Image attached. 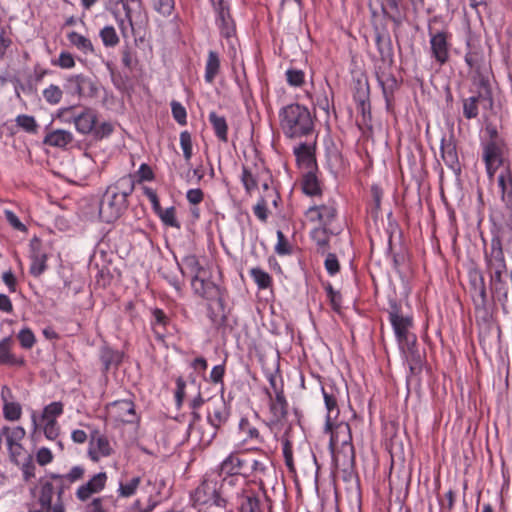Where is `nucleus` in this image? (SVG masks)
I'll use <instances>...</instances> for the list:
<instances>
[{"instance_id":"1","label":"nucleus","mask_w":512,"mask_h":512,"mask_svg":"<svg viewBox=\"0 0 512 512\" xmlns=\"http://www.w3.org/2000/svg\"><path fill=\"white\" fill-rule=\"evenodd\" d=\"M56 118L63 123H73L76 131L81 135H92L95 140H103L111 136L115 130L112 121L98 122V113L90 107L83 108L80 112H74V107H62L58 109Z\"/></svg>"},{"instance_id":"2","label":"nucleus","mask_w":512,"mask_h":512,"mask_svg":"<svg viewBox=\"0 0 512 512\" xmlns=\"http://www.w3.org/2000/svg\"><path fill=\"white\" fill-rule=\"evenodd\" d=\"M134 188L135 182L131 175L119 178L106 188L99 204V217L103 222L112 223L122 216Z\"/></svg>"},{"instance_id":"3","label":"nucleus","mask_w":512,"mask_h":512,"mask_svg":"<svg viewBox=\"0 0 512 512\" xmlns=\"http://www.w3.org/2000/svg\"><path fill=\"white\" fill-rule=\"evenodd\" d=\"M315 115L304 105L291 103L279 111L280 126L288 138L307 137L314 132Z\"/></svg>"},{"instance_id":"4","label":"nucleus","mask_w":512,"mask_h":512,"mask_svg":"<svg viewBox=\"0 0 512 512\" xmlns=\"http://www.w3.org/2000/svg\"><path fill=\"white\" fill-rule=\"evenodd\" d=\"M330 431V449L335 461H339L343 457L344 462L353 463L354 461V447L352 444L351 429L348 423L340 422L334 425L331 420Z\"/></svg>"},{"instance_id":"5","label":"nucleus","mask_w":512,"mask_h":512,"mask_svg":"<svg viewBox=\"0 0 512 512\" xmlns=\"http://www.w3.org/2000/svg\"><path fill=\"white\" fill-rule=\"evenodd\" d=\"M388 318L400 350L413 357L416 352L417 338L414 334L409 332L413 325L412 317L402 315L400 309L395 305L389 311Z\"/></svg>"},{"instance_id":"6","label":"nucleus","mask_w":512,"mask_h":512,"mask_svg":"<svg viewBox=\"0 0 512 512\" xmlns=\"http://www.w3.org/2000/svg\"><path fill=\"white\" fill-rule=\"evenodd\" d=\"M429 53L431 59L440 67L445 65L450 58L452 34L446 30H433L428 27Z\"/></svg>"},{"instance_id":"7","label":"nucleus","mask_w":512,"mask_h":512,"mask_svg":"<svg viewBox=\"0 0 512 512\" xmlns=\"http://www.w3.org/2000/svg\"><path fill=\"white\" fill-rule=\"evenodd\" d=\"M305 216L311 223L334 226L338 216L337 203L334 199L329 198L322 204H314L306 210Z\"/></svg>"},{"instance_id":"8","label":"nucleus","mask_w":512,"mask_h":512,"mask_svg":"<svg viewBox=\"0 0 512 512\" xmlns=\"http://www.w3.org/2000/svg\"><path fill=\"white\" fill-rule=\"evenodd\" d=\"M230 415L231 407L223 396L210 401L207 407V422L214 430L212 437H215L217 431L228 422Z\"/></svg>"},{"instance_id":"9","label":"nucleus","mask_w":512,"mask_h":512,"mask_svg":"<svg viewBox=\"0 0 512 512\" xmlns=\"http://www.w3.org/2000/svg\"><path fill=\"white\" fill-rule=\"evenodd\" d=\"M122 8L125 12V19L127 20L133 35L140 34L145 30L148 24V15L142 1L122 3Z\"/></svg>"},{"instance_id":"10","label":"nucleus","mask_w":512,"mask_h":512,"mask_svg":"<svg viewBox=\"0 0 512 512\" xmlns=\"http://www.w3.org/2000/svg\"><path fill=\"white\" fill-rule=\"evenodd\" d=\"M484 262L487 273L507 270L502 241L498 236H494L490 248L484 250Z\"/></svg>"},{"instance_id":"11","label":"nucleus","mask_w":512,"mask_h":512,"mask_svg":"<svg viewBox=\"0 0 512 512\" xmlns=\"http://www.w3.org/2000/svg\"><path fill=\"white\" fill-rule=\"evenodd\" d=\"M25 435L26 431L22 426L3 427L0 432V437L4 436L6 439L7 449L13 462H18L24 454L22 441Z\"/></svg>"},{"instance_id":"12","label":"nucleus","mask_w":512,"mask_h":512,"mask_svg":"<svg viewBox=\"0 0 512 512\" xmlns=\"http://www.w3.org/2000/svg\"><path fill=\"white\" fill-rule=\"evenodd\" d=\"M216 13V25L220 34L225 38H230L235 34V24L230 14V9L224 0L211 2Z\"/></svg>"},{"instance_id":"13","label":"nucleus","mask_w":512,"mask_h":512,"mask_svg":"<svg viewBox=\"0 0 512 512\" xmlns=\"http://www.w3.org/2000/svg\"><path fill=\"white\" fill-rule=\"evenodd\" d=\"M108 476L106 472H99L89 478V480L81 484L76 492L75 496L78 501L86 502L94 494L102 492L106 486Z\"/></svg>"},{"instance_id":"14","label":"nucleus","mask_w":512,"mask_h":512,"mask_svg":"<svg viewBox=\"0 0 512 512\" xmlns=\"http://www.w3.org/2000/svg\"><path fill=\"white\" fill-rule=\"evenodd\" d=\"M113 453V448L108 438L99 431L91 434L87 454L91 461L97 463L100 459L109 457Z\"/></svg>"},{"instance_id":"15","label":"nucleus","mask_w":512,"mask_h":512,"mask_svg":"<svg viewBox=\"0 0 512 512\" xmlns=\"http://www.w3.org/2000/svg\"><path fill=\"white\" fill-rule=\"evenodd\" d=\"M330 96H332V90L328 84H326V87L321 85L319 89L314 92L309 90L305 91V97L310 101L314 115L316 114V110L320 109L327 117L330 116V110L333 108Z\"/></svg>"},{"instance_id":"16","label":"nucleus","mask_w":512,"mask_h":512,"mask_svg":"<svg viewBox=\"0 0 512 512\" xmlns=\"http://www.w3.org/2000/svg\"><path fill=\"white\" fill-rule=\"evenodd\" d=\"M191 286L196 295L206 300H214L219 297L220 289L210 279L207 272L191 277Z\"/></svg>"},{"instance_id":"17","label":"nucleus","mask_w":512,"mask_h":512,"mask_svg":"<svg viewBox=\"0 0 512 512\" xmlns=\"http://www.w3.org/2000/svg\"><path fill=\"white\" fill-rule=\"evenodd\" d=\"M85 472L86 470L82 465H75L66 474H49L48 477L57 484V497L62 499L64 491L68 489L72 483L83 479Z\"/></svg>"},{"instance_id":"18","label":"nucleus","mask_w":512,"mask_h":512,"mask_svg":"<svg viewBox=\"0 0 512 512\" xmlns=\"http://www.w3.org/2000/svg\"><path fill=\"white\" fill-rule=\"evenodd\" d=\"M85 472L86 470L82 465H75L66 474H49L48 477L57 484V497L62 499L64 491L68 489L72 483L83 479Z\"/></svg>"},{"instance_id":"19","label":"nucleus","mask_w":512,"mask_h":512,"mask_svg":"<svg viewBox=\"0 0 512 512\" xmlns=\"http://www.w3.org/2000/svg\"><path fill=\"white\" fill-rule=\"evenodd\" d=\"M340 232L335 226L317 225L310 231V238L315 243L317 251L325 254L330 248V239Z\"/></svg>"},{"instance_id":"20","label":"nucleus","mask_w":512,"mask_h":512,"mask_svg":"<svg viewBox=\"0 0 512 512\" xmlns=\"http://www.w3.org/2000/svg\"><path fill=\"white\" fill-rule=\"evenodd\" d=\"M321 391L324 398L325 407L327 410L326 427L331 428V420L337 418V416L339 415V392L333 384L323 385Z\"/></svg>"},{"instance_id":"21","label":"nucleus","mask_w":512,"mask_h":512,"mask_svg":"<svg viewBox=\"0 0 512 512\" xmlns=\"http://www.w3.org/2000/svg\"><path fill=\"white\" fill-rule=\"evenodd\" d=\"M235 500L239 512H262L260 499L250 488L237 490Z\"/></svg>"},{"instance_id":"22","label":"nucleus","mask_w":512,"mask_h":512,"mask_svg":"<svg viewBox=\"0 0 512 512\" xmlns=\"http://www.w3.org/2000/svg\"><path fill=\"white\" fill-rule=\"evenodd\" d=\"M440 151L445 165L454 172H460L461 166L457 153V145L453 136L442 138Z\"/></svg>"},{"instance_id":"23","label":"nucleus","mask_w":512,"mask_h":512,"mask_svg":"<svg viewBox=\"0 0 512 512\" xmlns=\"http://www.w3.org/2000/svg\"><path fill=\"white\" fill-rule=\"evenodd\" d=\"M109 413L118 421L131 423L135 418L134 404L130 400L114 401L108 406Z\"/></svg>"},{"instance_id":"24","label":"nucleus","mask_w":512,"mask_h":512,"mask_svg":"<svg viewBox=\"0 0 512 512\" xmlns=\"http://www.w3.org/2000/svg\"><path fill=\"white\" fill-rule=\"evenodd\" d=\"M216 484L210 481H203L190 495L193 507L197 508L210 504L215 497Z\"/></svg>"},{"instance_id":"25","label":"nucleus","mask_w":512,"mask_h":512,"mask_svg":"<svg viewBox=\"0 0 512 512\" xmlns=\"http://www.w3.org/2000/svg\"><path fill=\"white\" fill-rule=\"evenodd\" d=\"M246 461L235 453L229 454L219 465V476H244Z\"/></svg>"},{"instance_id":"26","label":"nucleus","mask_w":512,"mask_h":512,"mask_svg":"<svg viewBox=\"0 0 512 512\" xmlns=\"http://www.w3.org/2000/svg\"><path fill=\"white\" fill-rule=\"evenodd\" d=\"M497 186L502 202L507 208H512V172L509 167L501 169L497 176Z\"/></svg>"},{"instance_id":"27","label":"nucleus","mask_w":512,"mask_h":512,"mask_svg":"<svg viewBox=\"0 0 512 512\" xmlns=\"http://www.w3.org/2000/svg\"><path fill=\"white\" fill-rule=\"evenodd\" d=\"M150 326L155 335L159 340H164L165 332L171 320L168 315L160 308H152L150 310Z\"/></svg>"},{"instance_id":"28","label":"nucleus","mask_w":512,"mask_h":512,"mask_svg":"<svg viewBox=\"0 0 512 512\" xmlns=\"http://www.w3.org/2000/svg\"><path fill=\"white\" fill-rule=\"evenodd\" d=\"M48 476L46 479H42L39 484L38 495L36 503L39 506H45L48 509H54L53 497L54 494H57V487L55 488L54 484Z\"/></svg>"},{"instance_id":"29","label":"nucleus","mask_w":512,"mask_h":512,"mask_svg":"<svg viewBox=\"0 0 512 512\" xmlns=\"http://www.w3.org/2000/svg\"><path fill=\"white\" fill-rule=\"evenodd\" d=\"M66 88L71 95L82 97L87 89L93 90V84L88 77L79 74L67 79Z\"/></svg>"},{"instance_id":"30","label":"nucleus","mask_w":512,"mask_h":512,"mask_svg":"<svg viewBox=\"0 0 512 512\" xmlns=\"http://www.w3.org/2000/svg\"><path fill=\"white\" fill-rule=\"evenodd\" d=\"M270 396V412L272 414L271 423L277 424L285 419L287 415V406L288 403L285 399L283 391H276V396L274 399Z\"/></svg>"},{"instance_id":"31","label":"nucleus","mask_w":512,"mask_h":512,"mask_svg":"<svg viewBox=\"0 0 512 512\" xmlns=\"http://www.w3.org/2000/svg\"><path fill=\"white\" fill-rule=\"evenodd\" d=\"M222 478L220 489L222 493L235 499V492L241 489L249 488L245 477L241 475L236 476H220Z\"/></svg>"},{"instance_id":"32","label":"nucleus","mask_w":512,"mask_h":512,"mask_svg":"<svg viewBox=\"0 0 512 512\" xmlns=\"http://www.w3.org/2000/svg\"><path fill=\"white\" fill-rule=\"evenodd\" d=\"M487 98L481 91L476 94L462 99L463 116L467 120L475 119L479 115L480 103Z\"/></svg>"},{"instance_id":"33","label":"nucleus","mask_w":512,"mask_h":512,"mask_svg":"<svg viewBox=\"0 0 512 512\" xmlns=\"http://www.w3.org/2000/svg\"><path fill=\"white\" fill-rule=\"evenodd\" d=\"M73 141V134L70 131L57 129L49 132L43 139L45 145L57 148H65Z\"/></svg>"},{"instance_id":"34","label":"nucleus","mask_w":512,"mask_h":512,"mask_svg":"<svg viewBox=\"0 0 512 512\" xmlns=\"http://www.w3.org/2000/svg\"><path fill=\"white\" fill-rule=\"evenodd\" d=\"M382 11L384 16L391 20L396 27H399L405 19V13L400 7L399 0H385Z\"/></svg>"},{"instance_id":"35","label":"nucleus","mask_w":512,"mask_h":512,"mask_svg":"<svg viewBox=\"0 0 512 512\" xmlns=\"http://www.w3.org/2000/svg\"><path fill=\"white\" fill-rule=\"evenodd\" d=\"M221 62L220 56L216 51L210 50L205 63L204 80L208 84H212L220 73Z\"/></svg>"},{"instance_id":"36","label":"nucleus","mask_w":512,"mask_h":512,"mask_svg":"<svg viewBox=\"0 0 512 512\" xmlns=\"http://www.w3.org/2000/svg\"><path fill=\"white\" fill-rule=\"evenodd\" d=\"M238 429L243 434V442H255L257 444H263L264 438L260 434L259 430L252 425L248 418H241L238 424Z\"/></svg>"},{"instance_id":"37","label":"nucleus","mask_w":512,"mask_h":512,"mask_svg":"<svg viewBox=\"0 0 512 512\" xmlns=\"http://www.w3.org/2000/svg\"><path fill=\"white\" fill-rule=\"evenodd\" d=\"M67 39L69 43L77 50H79L82 54L86 56L95 54L94 46L91 40L86 36L76 31H72L67 34Z\"/></svg>"},{"instance_id":"38","label":"nucleus","mask_w":512,"mask_h":512,"mask_svg":"<svg viewBox=\"0 0 512 512\" xmlns=\"http://www.w3.org/2000/svg\"><path fill=\"white\" fill-rule=\"evenodd\" d=\"M178 268L182 275L186 273L191 274V276L205 274L206 270L200 264L199 259L194 254H188L182 258L181 263H177Z\"/></svg>"},{"instance_id":"39","label":"nucleus","mask_w":512,"mask_h":512,"mask_svg":"<svg viewBox=\"0 0 512 512\" xmlns=\"http://www.w3.org/2000/svg\"><path fill=\"white\" fill-rule=\"evenodd\" d=\"M208 120L218 140L226 143L228 141V124L225 117L212 111L208 115Z\"/></svg>"},{"instance_id":"40","label":"nucleus","mask_w":512,"mask_h":512,"mask_svg":"<svg viewBox=\"0 0 512 512\" xmlns=\"http://www.w3.org/2000/svg\"><path fill=\"white\" fill-rule=\"evenodd\" d=\"M470 285L473 297L477 298L482 305L486 304L487 292L484 277L481 272L475 271L470 274Z\"/></svg>"},{"instance_id":"41","label":"nucleus","mask_w":512,"mask_h":512,"mask_svg":"<svg viewBox=\"0 0 512 512\" xmlns=\"http://www.w3.org/2000/svg\"><path fill=\"white\" fill-rule=\"evenodd\" d=\"M11 338L6 337L0 340V364L10 366H20L23 364L22 359H18L11 353Z\"/></svg>"},{"instance_id":"42","label":"nucleus","mask_w":512,"mask_h":512,"mask_svg":"<svg viewBox=\"0 0 512 512\" xmlns=\"http://www.w3.org/2000/svg\"><path fill=\"white\" fill-rule=\"evenodd\" d=\"M506 271H497L487 273L489 276V283L491 289L497 293L502 294L503 300L506 302L508 299V289L504 281V274Z\"/></svg>"},{"instance_id":"43","label":"nucleus","mask_w":512,"mask_h":512,"mask_svg":"<svg viewBox=\"0 0 512 512\" xmlns=\"http://www.w3.org/2000/svg\"><path fill=\"white\" fill-rule=\"evenodd\" d=\"M302 191L308 196H318L322 193V188L317 176L313 172H308L302 179Z\"/></svg>"},{"instance_id":"44","label":"nucleus","mask_w":512,"mask_h":512,"mask_svg":"<svg viewBox=\"0 0 512 512\" xmlns=\"http://www.w3.org/2000/svg\"><path fill=\"white\" fill-rule=\"evenodd\" d=\"M141 484V477L134 476L128 480L120 481L117 489V494L121 498H130L137 492L139 485Z\"/></svg>"},{"instance_id":"45","label":"nucleus","mask_w":512,"mask_h":512,"mask_svg":"<svg viewBox=\"0 0 512 512\" xmlns=\"http://www.w3.org/2000/svg\"><path fill=\"white\" fill-rule=\"evenodd\" d=\"M483 160L490 165H502L501 150L494 141H489L483 146Z\"/></svg>"},{"instance_id":"46","label":"nucleus","mask_w":512,"mask_h":512,"mask_svg":"<svg viewBox=\"0 0 512 512\" xmlns=\"http://www.w3.org/2000/svg\"><path fill=\"white\" fill-rule=\"evenodd\" d=\"M293 152L300 165L310 167L314 163L311 145L307 143H300L294 147Z\"/></svg>"},{"instance_id":"47","label":"nucleus","mask_w":512,"mask_h":512,"mask_svg":"<svg viewBox=\"0 0 512 512\" xmlns=\"http://www.w3.org/2000/svg\"><path fill=\"white\" fill-rule=\"evenodd\" d=\"M46 262L47 255L44 252H41L39 250L34 251L31 256V264L29 268L30 273L35 277H38L41 274H43L47 268Z\"/></svg>"},{"instance_id":"48","label":"nucleus","mask_w":512,"mask_h":512,"mask_svg":"<svg viewBox=\"0 0 512 512\" xmlns=\"http://www.w3.org/2000/svg\"><path fill=\"white\" fill-rule=\"evenodd\" d=\"M64 405L60 401L51 402L43 408L41 419L43 422L57 421V418L63 414Z\"/></svg>"},{"instance_id":"49","label":"nucleus","mask_w":512,"mask_h":512,"mask_svg":"<svg viewBox=\"0 0 512 512\" xmlns=\"http://www.w3.org/2000/svg\"><path fill=\"white\" fill-rule=\"evenodd\" d=\"M99 37L103 45L107 48L115 47L119 44L120 38L116 29L112 25H106L99 31Z\"/></svg>"},{"instance_id":"50","label":"nucleus","mask_w":512,"mask_h":512,"mask_svg":"<svg viewBox=\"0 0 512 512\" xmlns=\"http://www.w3.org/2000/svg\"><path fill=\"white\" fill-rule=\"evenodd\" d=\"M473 84L477 87V91H481L485 98H491L490 81L487 72L477 70L473 77Z\"/></svg>"},{"instance_id":"51","label":"nucleus","mask_w":512,"mask_h":512,"mask_svg":"<svg viewBox=\"0 0 512 512\" xmlns=\"http://www.w3.org/2000/svg\"><path fill=\"white\" fill-rule=\"evenodd\" d=\"M250 276L260 290L267 289L272 284L271 276L259 267L252 268L250 270Z\"/></svg>"},{"instance_id":"52","label":"nucleus","mask_w":512,"mask_h":512,"mask_svg":"<svg viewBox=\"0 0 512 512\" xmlns=\"http://www.w3.org/2000/svg\"><path fill=\"white\" fill-rule=\"evenodd\" d=\"M16 125L27 133L36 134L38 130V124L36 119L27 114H20L15 118Z\"/></svg>"},{"instance_id":"53","label":"nucleus","mask_w":512,"mask_h":512,"mask_svg":"<svg viewBox=\"0 0 512 512\" xmlns=\"http://www.w3.org/2000/svg\"><path fill=\"white\" fill-rule=\"evenodd\" d=\"M154 212L160 217L161 221L170 227L179 228L180 223L176 218L175 208L173 206L168 207L166 209H162L160 206L159 210H154Z\"/></svg>"},{"instance_id":"54","label":"nucleus","mask_w":512,"mask_h":512,"mask_svg":"<svg viewBox=\"0 0 512 512\" xmlns=\"http://www.w3.org/2000/svg\"><path fill=\"white\" fill-rule=\"evenodd\" d=\"M44 100L50 105H57L61 102L63 91L58 85L50 84L42 92Z\"/></svg>"},{"instance_id":"55","label":"nucleus","mask_w":512,"mask_h":512,"mask_svg":"<svg viewBox=\"0 0 512 512\" xmlns=\"http://www.w3.org/2000/svg\"><path fill=\"white\" fill-rule=\"evenodd\" d=\"M286 82L289 86L298 88L305 83V73L303 70L289 68L285 72Z\"/></svg>"},{"instance_id":"56","label":"nucleus","mask_w":512,"mask_h":512,"mask_svg":"<svg viewBox=\"0 0 512 512\" xmlns=\"http://www.w3.org/2000/svg\"><path fill=\"white\" fill-rule=\"evenodd\" d=\"M3 415L6 420L17 421L22 415V407L18 402L14 401L4 403Z\"/></svg>"},{"instance_id":"57","label":"nucleus","mask_w":512,"mask_h":512,"mask_svg":"<svg viewBox=\"0 0 512 512\" xmlns=\"http://www.w3.org/2000/svg\"><path fill=\"white\" fill-rule=\"evenodd\" d=\"M327 298L330 302L331 308L335 312H339L342 308V295L339 291L335 290L330 283L325 285Z\"/></svg>"},{"instance_id":"58","label":"nucleus","mask_w":512,"mask_h":512,"mask_svg":"<svg viewBox=\"0 0 512 512\" xmlns=\"http://www.w3.org/2000/svg\"><path fill=\"white\" fill-rule=\"evenodd\" d=\"M241 182L247 193H252L258 187V181L256 176L247 168H242Z\"/></svg>"},{"instance_id":"59","label":"nucleus","mask_w":512,"mask_h":512,"mask_svg":"<svg viewBox=\"0 0 512 512\" xmlns=\"http://www.w3.org/2000/svg\"><path fill=\"white\" fill-rule=\"evenodd\" d=\"M180 146L183 151V156L188 162L193 155V143L191 134L188 131H182L180 133Z\"/></svg>"},{"instance_id":"60","label":"nucleus","mask_w":512,"mask_h":512,"mask_svg":"<svg viewBox=\"0 0 512 512\" xmlns=\"http://www.w3.org/2000/svg\"><path fill=\"white\" fill-rule=\"evenodd\" d=\"M17 338L20 342L21 347L24 349H31L36 342V338L33 331L27 327L19 331Z\"/></svg>"},{"instance_id":"61","label":"nucleus","mask_w":512,"mask_h":512,"mask_svg":"<svg viewBox=\"0 0 512 512\" xmlns=\"http://www.w3.org/2000/svg\"><path fill=\"white\" fill-rule=\"evenodd\" d=\"M153 7L163 17L171 16L174 11L175 2L174 0H152Z\"/></svg>"},{"instance_id":"62","label":"nucleus","mask_w":512,"mask_h":512,"mask_svg":"<svg viewBox=\"0 0 512 512\" xmlns=\"http://www.w3.org/2000/svg\"><path fill=\"white\" fill-rule=\"evenodd\" d=\"M171 111L173 118L180 125H186L187 123V112L185 107L178 101L171 102Z\"/></svg>"},{"instance_id":"63","label":"nucleus","mask_w":512,"mask_h":512,"mask_svg":"<svg viewBox=\"0 0 512 512\" xmlns=\"http://www.w3.org/2000/svg\"><path fill=\"white\" fill-rule=\"evenodd\" d=\"M51 64L62 69H71L75 66V60L70 52L62 51L59 58L57 60H52Z\"/></svg>"},{"instance_id":"64","label":"nucleus","mask_w":512,"mask_h":512,"mask_svg":"<svg viewBox=\"0 0 512 512\" xmlns=\"http://www.w3.org/2000/svg\"><path fill=\"white\" fill-rule=\"evenodd\" d=\"M275 252L281 256L291 253V246L281 230L277 231V243L275 245Z\"/></svg>"}]
</instances>
